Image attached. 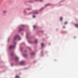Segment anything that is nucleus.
I'll list each match as a JSON object with an SVG mask.
<instances>
[{"label":"nucleus","mask_w":78,"mask_h":78,"mask_svg":"<svg viewBox=\"0 0 78 78\" xmlns=\"http://www.w3.org/2000/svg\"><path fill=\"white\" fill-rule=\"evenodd\" d=\"M33 27H34V30H35V28H36V26H33Z\"/></svg>","instance_id":"obj_14"},{"label":"nucleus","mask_w":78,"mask_h":78,"mask_svg":"<svg viewBox=\"0 0 78 78\" xmlns=\"http://www.w3.org/2000/svg\"><path fill=\"white\" fill-rule=\"evenodd\" d=\"M62 17H61L60 18V20L61 21H62Z\"/></svg>","instance_id":"obj_9"},{"label":"nucleus","mask_w":78,"mask_h":78,"mask_svg":"<svg viewBox=\"0 0 78 78\" xmlns=\"http://www.w3.org/2000/svg\"><path fill=\"white\" fill-rule=\"evenodd\" d=\"M25 56H27V55H25Z\"/></svg>","instance_id":"obj_19"},{"label":"nucleus","mask_w":78,"mask_h":78,"mask_svg":"<svg viewBox=\"0 0 78 78\" xmlns=\"http://www.w3.org/2000/svg\"><path fill=\"white\" fill-rule=\"evenodd\" d=\"M75 27H76L77 28L78 27V24H75Z\"/></svg>","instance_id":"obj_5"},{"label":"nucleus","mask_w":78,"mask_h":78,"mask_svg":"<svg viewBox=\"0 0 78 78\" xmlns=\"http://www.w3.org/2000/svg\"><path fill=\"white\" fill-rule=\"evenodd\" d=\"M33 17H34H34H35V16H33Z\"/></svg>","instance_id":"obj_16"},{"label":"nucleus","mask_w":78,"mask_h":78,"mask_svg":"<svg viewBox=\"0 0 78 78\" xmlns=\"http://www.w3.org/2000/svg\"><path fill=\"white\" fill-rule=\"evenodd\" d=\"M67 22H65V24L66 25V24H67Z\"/></svg>","instance_id":"obj_15"},{"label":"nucleus","mask_w":78,"mask_h":78,"mask_svg":"<svg viewBox=\"0 0 78 78\" xmlns=\"http://www.w3.org/2000/svg\"><path fill=\"white\" fill-rule=\"evenodd\" d=\"M38 0H36V1H37Z\"/></svg>","instance_id":"obj_20"},{"label":"nucleus","mask_w":78,"mask_h":78,"mask_svg":"<svg viewBox=\"0 0 78 78\" xmlns=\"http://www.w3.org/2000/svg\"><path fill=\"white\" fill-rule=\"evenodd\" d=\"M23 30V29L21 28L19 30V31H22Z\"/></svg>","instance_id":"obj_12"},{"label":"nucleus","mask_w":78,"mask_h":78,"mask_svg":"<svg viewBox=\"0 0 78 78\" xmlns=\"http://www.w3.org/2000/svg\"><path fill=\"white\" fill-rule=\"evenodd\" d=\"M15 47V46H13V45H11L9 48L10 49V50L12 49V48H14Z\"/></svg>","instance_id":"obj_2"},{"label":"nucleus","mask_w":78,"mask_h":78,"mask_svg":"<svg viewBox=\"0 0 78 78\" xmlns=\"http://www.w3.org/2000/svg\"><path fill=\"white\" fill-rule=\"evenodd\" d=\"M15 78H19L20 77H19V76H18V75H16V76H15Z\"/></svg>","instance_id":"obj_6"},{"label":"nucleus","mask_w":78,"mask_h":78,"mask_svg":"<svg viewBox=\"0 0 78 78\" xmlns=\"http://www.w3.org/2000/svg\"><path fill=\"white\" fill-rule=\"evenodd\" d=\"M41 46L42 47H44V43H42L41 44Z\"/></svg>","instance_id":"obj_8"},{"label":"nucleus","mask_w":78,"mask_h":78,"mask_svg":"<svg viewBox=\"0 0 78 78\" xmlns=\"http://www.w3.org/2000/svg\"><path fill=\"white\" fill-rule=\"evenodd\" d=\"M25 61H23L20 62V64L21 65H24L25 64Z\"/></svg>","instance_id":"obj_3"},{"label":"nucleus","mask_w":78,"mask_h":78,"mask_svg":"<svg viewBox=\"0 0 78 78\" xmlns=\"http://www.w3.org/2000/svg\"><path fill=\"white\" fill-rule=\"evenodd\" d=\"M63 28H65V26H63Z\"/></svg>","instance_id":"obj_17"},{"label":"nucleus","mask_w":78,"mask_h":78,"mask_svg":"<svg viewBox=\"0 0 78 78\" xmlns=\"http://www.w3.org/2000/svg\"><path fill=\"white\" fill-rule=\"evenodd\" d=\"M40 1H41V2H42V1L41 0Z\"/></svg>","instance_id":"obj_21"},{"label":"nucleus","mask_w":78,"mask_h":78,"mask_svg":"<svg viewBox=\"0 0 78 78\" xmlns=\"http://www.w3.org/2000/svg\"><path fill=\"white\" fill-rule=\"evenodd\" d=\"M50 5H51V4H46L45 6H50Z\"/></svg>","instance_id":"obj_4"},{"label":"nucleus","mask_w":78,"mask_h":78,"mask_svg":"<svg viewBox=\"0 0 78 78\" xmlns=\"http://www.w3.org/2000/svg\"><path fill=\"white\" fill-rule=\"evenodd\" d=\"M17 39H18L19 40H20V37H19V36L18 35H16L14 36V37L13 38V41H16Z\"/></svg>","instance_id":"obj_1"},{"label":"nucleus","mask_w":78,"mask_h":78,"mask_svg":"<svg viewBox=\"0 0 78 78\" xmlns=\"http://www.w3.org/2000/svg\"><path fill=\"white\" fill-rule=\"evenodd\" d=\"M37 12H36L35 13H34L35 14H37Z\"/></svg>","instance_id":"obj_18"},{"label":"nucleus","mask_w":78,"mask_h":78,"mask_svg":"<svg viewBox=\"0 0 78 78\" xmlns=\"http://www.w3.org/2000/svg\"><path fill=\"white\" fill-rule=\"evenodd\" d=\"M19 59V58L17 57H15V60L16 61H17Z\"/></svg>","instance_id":"obj_7"},{"label":"nucleus","mask_w":78,"mask_h":78,"mask_svg":"<svg viewBox=\"0 0 78 78\" xmlns=\"http://www.w3.org/2000/svg\"><path fill=\"white\" fill-rule=\"evenodd\" d=\"M37 42V41L36 40H35L34 41V43H35V44H36Z\"/></svg>","instance_id":"obj_13"},{"label":"nucleus","mask_w":78,"mask_h":78,"mask_svg":"<svg viewBox=\"0 0 78 78\" xmlns=\"http://www.w3.org/2000/svg\"><path fill=\"white\" fill-rule=\"evenodd\" d=\"M7 12L6 11H3V13H4V14H5V13H6Z\"/></svg>","instance_id":"obj_11"},{"label":"nucleus","mask_w":78,"mask_h":78,"mask_svg":"<svg viewBox=\"0 0 78 78\" xmlns=\"http://www.w3.org/2000/svg\"><path fill=\"white\" fill-rule=\"evenodd\" d=\"M34 53L33 52H32L30 54L31 55H34Z\"/></svg>","instance_id":"obj_10"}]
</instances>
